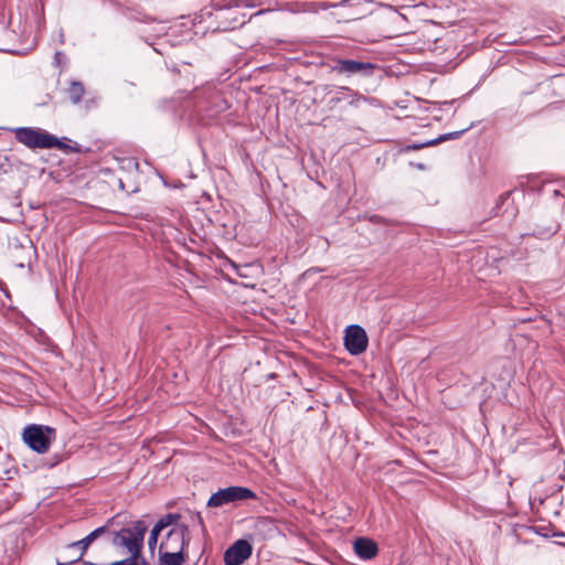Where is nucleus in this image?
<instances>
[{
  "label": "nucleus",
  "instance_id": "nucleus-1",
  "mask_svg": "<svg viewBox=\"0 0 565 565\" xmlns=\"http://www.w3.org/2000/svg\"><path fill=\"white\" fill-rule=\"evenodd\" d=\"M111 520L107 522L106 543L111 544L114 547L125 550L128 555H138L143 548L145 535L148 525L145 521L138 520L134 522L132 526L122 527L119 531H113L109 527Z\"/></svg>",
  "mask_w": 565,
  "mask_h": 565
},
{
  "label": "nucleus",
  "instance_id": "nucleus-2",
  "mask_svg": "<svg viewBox=\"0 0 565 565\" xmlns=\"http://www.w3.org/2000/svg\"><path fill=\"white\" fill-rule=\"evenodd\" d=\"M14 137L17 141L24 145L30 149H64L67 146L62 142L57 137L51 135L40 128L19 127L14 129Z\"/></svg>",
  "mask_w": 565,
  "mask_h": 565
},
{
  "label": "nucleus",
  "instance_id": "nucleus-3",
  "mask_svg": "<svg viewBox=\"0 0 565 565\" xmlns=\"http://www.w3.org/2000/svg\"><path fill=\"white\" fill-rule=\"evenodd\" d=\"M56 431L50 426L30 425L23 430L24 443L39 454L46 452L51 443L55 439Z\"/></svg>",
  "mask_w": 565,
  "mask_h": 565
},
{
  "label": "nucleus",
  "instance_id": "nucleus-4",
  "mask_svg": "<svg viewBox=\"0 0 565 565\" xmlns=\"http://www.w3.org/2000/svg\"><path fill=\"white\" fill-rule=\"evenodd\" d=\"M379 66L375 63L356 61L352 58H334L331 70L340 75L370 77Z\"/></svg>",
  "mask_w": 565,
  "mask_h": 565
},
{
  "label": "nucleus",
  "instance_id": "nucleus-5",
  "mask_svg": "<svg viewBox=\"0 0 565 565\" xmlns=\"http://www.w3.org/2000/svg\"><path fill=\"white\" fill-rule=\"evenodd\" d=\"M255 498L256 494L250 489L241 486H233L220 489L217 492L213 493L207 501V507L218 508L224 504Z\"/></svg>",
  "mask_w": 565,
  "mask_h": 565
},
{
  "label": "nucleus",
  "instance_id": "nucleus-6",
  "mask_svg": "<svg viewBox=\"0 0 565 565\" xmlns=\"http://www.w3.org/2000/svg\"><path fill=\"white\" fill-rule=\"evenodd\" d=\"M369 339L365 330L358 324L349 326L345 329L344 347L352 355H360L365 352Z\"/></svg>",
  "mask_w": 565,
  "mask_h": 565
},
{
  "label": "nucleus",
  "instance_id": "nucleus-7",
  "mask_svg": "<svg viewBox=\"0 0 565 565\" xmlns=\"http://www.w3.org/2000/svg\"><path fill=\"white\" fill-rule=\"evenodd\" d=\"M189 532L186 524L170 529L166 540L160 543L159 550L185 552V547L190 543Z\"/></svg>",
  "mask_w": 565,
  "mask_h": 565
},
{
  "label": "nucleus",
  "instance_id": "nucleus-8",
  "mask_svg": "<svg viewBox=\"0 0 565 565\" xmlns=\"http://www.w3.org/2000/svg\"><path fill=\"white\" fill-rule=\"evenodd\" d=\"M253 547L246 540H237L224 553L225 565H241L250 557Z\"/></svg>",
  "mask_w": 565,
  "mask_h": 565
},
{
  "label": "nucleus",
  "instance_id": "nucleus-9",
  "mask_svg": "<svg viewBox=\"0 0 565 565\" xmlns=\"http://www.w3.org/2000/svg\"><path fill=\"white\" fill-rule=\"evenodd\" d=\"M106 535H107V524L95 529L88 535H86L84 539L73 542V543H70L67 545V548L79 550V554H78L77 558L75 559V561H78L84 556V554L86 553V551L90 546V544L94 543L97 539L103 537L106 541Z\"/></svg>",
  "mask_w": 565,
  "mask_h": 565
},
{
  "label": "nucleus",
  "instance_id": "nucleus-10",
  "mask_svg": "<svg viewBox=\"0 0 565 565\" xmlns=\"http://www.w3.org/2000/svg\"><path fill=\"white\" fill-rule=\"evenodd\" d=\"M355 554L364 561L374 558L379 553L377 544L367 537H359L353 545Z\"/></svg>",
  "mask_w": 565,
  "mask_h": 565
},
{
  "label": "nucleus",
  "instance_id": "nucleus-11",
  "mask_svg": "<svg viewBox=\"0 0 565 565\" xmlns=\"http://www.w3.org/2000/svg\"><path fill=\"white\" fill-rule=\"evenodd\" d=\"M186 557L188 554L185 552L159 550L160 565H183Z\"/></svg>",
  "mask_w": 565,
  "mask_h": 565
},
{
  "label": "nucleus",
  "instance_id": "nucleus-12",
  "mask_svg": "<svg viewBox=\"0 0 565 565\" xmlns=\"http://www.w3.org/2000/svg\"><path fill=\"white\" fill-rule=\"evenodd\" d=\"M67 94L72 104H79L85 94V87L83 83L78 81H72L67 88Z\"/></svg>",
  "mask_w": 565,
  "mask_h": 565
},
{
  "label": "nucleus",
  "instance_id": "nucleus-13",
  "mask_svg": "<svg viewBox=\"0 0 565 565\" xmlns=\"http://www.w3.org/2000/svg\"><path fill=\"white\" fill-rule=\"evenodd\" d=\"M180 519H181V515L179 513H168V514L163 515L162 518H160L154 525L158 529H160L161 531H163L168 526L177 527L182 524V523H179Z\"/></svg>",
  "mask_w": 565,
  "mask_h": 565
},
{
  "label": "nucleus",
  "instance_id": "nucleus-14",
  "mask_svg": "<svg viewBox=\"0 0 565 565\" xmlns=\"http://www.w3.org/2000/svg\"><path fill=\"white\" fill-rule=\"evenodd\" d=\"M463 131L465 130L454 131V132L440 135L438 138H435V139H431V140H427L426 145H438L439 142H443V141H446V140H449V139H457V138H459L461 136V134Z\"/></svg>",
  "mask_w": 565,
  "mask_h": 565
},
{
  "label": "nucleus",
  "instance_id": "nucleus-15",
  "mask_svg": "<svg viewBox=\"0 0 565 565\" xmlns=\"http://www.w3.org/2000/svg\"><path fill=\"white\" fill-rule=\"evenodd\" d=\"M161 532L162 531L160 529H158L156 525L152 527L149 539H148V546L151 552L154 551L157 543H158L159 535Z\"/></svg>",
  "mask_w": 565,
  "mask_h": 565
},
{
  "label": "nucleus",
  "instance_id": "nucleus-16",
  "mask_svg": "<svg viewBox=\"0 0 565 565\" xmlns=\"http://www.w3.org/2000/svg\"><path fill=\"white\" fill-rule=\"evenodd\" d=\"M341 89L347 90V92H350V93H351V95L354 97L352 100H350V105H351V106H358V105H359V102H360L361 99H364V97H363V96H361V95H360L359 93H356V92H353V90H352V89H350L349 87H341Z\"/></svg>",
  "mask_w": 565,
  "mask_h": 565
},
{
  "label": "nucleus",
  "instance_id": "nucleus-17",
  "mask_svg": "<svg viewBox=\"0 0 565 565\" xmlns=\"http://www.w3.org/2000/svg\"><path fill=\"white\" fill-rule=\"evenodd\" d=\"M136 557H139V556L138 555H128V557H126L121 561L113 562L109 565H135Z\"/></svg>",
  "mask_w": 565,
  "mask_h": 565
},
{
  "label": "nucleus",
  "instance_id": "nucleus-18",
  "mask_svg": "<svg viewBox=\"0 0 565 565\" xmlns=\"http://www.w3.org/2000/svg\"><path fill=\"white\" fill-rule=\"evenodd\" d=\"M252 0H230L228 7H253Z\"/></svg>",
  "mask_w": 565,
  "mask_h": 565
},
{
  "label": "nucleus",
  "instance_id": "nucleus-19",
  "mask_svg": "<svg viewBox=\"0 0 565 565\" xmlns=\"http://www.w3.org/2000/svg\"><path fill=\"white\" fill-rule=\"evenodd\" d=\"M433 145H426V141L423 142V143H413V145H409L405 148L406 151L408 150H419L424 147H431Z\"/></svg>",
  "mask_w": 565,
  "mask_h": 565
},
{
  "label": "nucleus",
  "instance_id": "nucleus-20",
  "mask_svg": "<svg viewBox=\"0 0 565 565\" xmlns=\"http://www.w3.org/2000/svg\"><path fill=\"white\" fill-rule=\"evenodd\" d=\"M135 565H149L145 557L141 555L135 558Z\"/></svg>",
  "mask_w": 565,
  "mask_h": 565
},
{
  "label": "nucleus",
  "instance_id": "nucleus-21",
  "mask_svg": "<svg viewBox=\"0 0 565 565\" xmlns=\"http://www.w3.org/2000/svg\"><path fill=\"white\" fill-rule=\"evenodd\" d=\"M510 195V192H505L499 196V203H503Z\"/></svg>",
  "mask_w": 565,
  "mask_h": 565
},
{
  "label": "nucleus",
  "instance_id": "nucleus-22",
  "mask_svg": "<svg viewBox=\"0 0 565 565\" xmlns=\"http://www.w3.org/2000/svg\"><path fill=\"white\" fill-rule=\"evenodd\" d=\"M61 57H62V53L61 52H56L55 55H54V60H55L56 65H58L61 63Z\"/></svg>",
  "mask_w": 565,
  "mask_h": 565
},
{
  "label": "nucleus",
  "instance_id": "nucleus-23",
  "mask_svg": "<svg viewBox=\"0 0 565 565\" xmlns=\"http://www.w3.org/2000/svg\"><path fill=\"white\" fill-rule=\"evenodd\" d=\"M417 169L419 170H425L426 169V166L424 163H416L414 164Z\"/></svg>",
  "mask_w": 565,
  "mask_h": 565
},
{
  "label": "nucleus",
  "instance_id": "nucleus-24",
  "mask_svg": "<svg viewBox=\"0 0 565 565\" xmlns=\"http://www.w3.org/2000/svg\"><path fill=\"white\" fill-rule=\"evenodd\" d=\"M553 535H554V536H562V537H563V536H565V533L559 532V533H554Z\"/></svg>",
  "mask_w": 565,
  "mask_h": 565
},
{
  "label": "nucleus",
  "instance_id": "nucleus-25",
  "mask_svg": "<svg viewBox=\"0 0 565 565\" xmlns=\"http://www.w3.org/2000/svg\"><path fill=\"white\" fill-rule=\"evenodd\" d=\"M554 194H555V196L561 195L559 191H557V190H556V191H554Z\"/></svg>",
  "mask_w": 565,
  "mask_h": 565
},
{
  "label": "nucleus",
  "instance_id": "nucleus-26",
  "mask_svg": "<svg viewBox=\"0 0 565 565\" xmlns=\"http://www.w3.org/2000/svg\"><path fill=\"white\" fill-rule=\"evenodd\" d=\"M340 100H341V98H339V97H335V98H334V103H338V102H340Z\"/></svg>",
  "mask_w": 565,
  "mask_h": 565
},
{
  "label": "nucleus",
  "instance_id": "nucleus-27",
  "mask_svg": "<svg viewBox=\"0 0 565 565\" xmlns=\"http://www.w3.org/2000/svg\"><path fill=\"white\" fill-rule=\"evenodd\" d=\"M196 516H198L199 522L202 523V519H201L200 514H198Z\"/></svg>",
  "mask_w": 565,
  "mask_h": 565
},
{
  "label": "nucleus",
  "instance_id": "nucleus-28",
  "mask_svg": "<svg viewBox=\"0 0 565 565\" xmlns=\"http://www.w3.org/2000/svg\"><path fill=\"white\" fill-rule=\"evenodd\" d=\"M263 12H264V11H263V10H260V11L256 12L255 14H256V15H259V14H262Z\"/></svg>",
  "mask_w": 565,
  "mask_h": 565
}]
</instances>
